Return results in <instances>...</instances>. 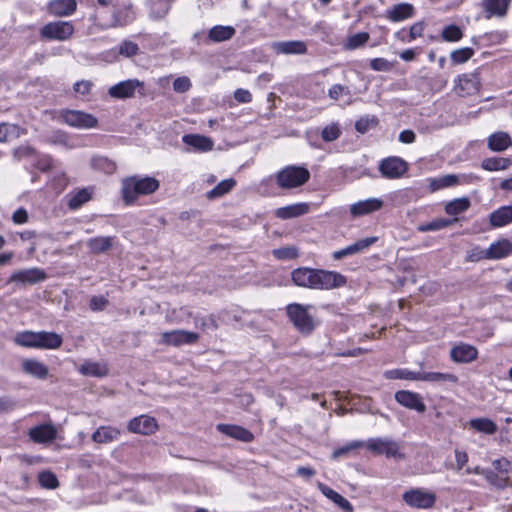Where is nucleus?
<instances>
[{"label":"nucleus","instance_id":"1","mask_svg":"<svg viewBox=\"0 0 512 512\" xmlns=\"http://www.w3.org/2000/svg\"><path fill=\"white\" fill-rule=\"evenodd\" d=\"M159 181L150 176L133 175L122 179L121 193L126 205L133 204L138 197L150 195L159 189Z\"/></svg>","mask_w":512,"mask_h":512},{"label":"nucleus","instance_id":"2","mask_svg":"<svg viewBox=\"0 0 512 512\" xmlns=\"http://www.w3.org/2000/svg\"><path fill=\"white\" fill-rule=\"evenodd\" d=\"M311 305H303L299 303H291L286 307L287 316L293 323L294 327L302 334H310L317 322L310 313Z\"/></svg>","mask_w":512,"mask_h":512},{"label":"nucleus","instance_id":"3","mask_svg":"<svg viewBox=\"0 0 512 512\" xmlns=\"http://www.w3.org/2000/svg\"><path fill=\"white\" fill-rule=\"evenodd\" d=\"M310 172L303 166L289 165L276 174V183L282 189H293L304 185Z\"/></svg>","mask_w":512,"mask_h":512},{"label":"nucleus","instance_id":"4","mask_svg":"<svg viewBox=\"0 0 512 512\" xmlns=\"http://www.w3.org/2000/svg\"><path fill=\"white\" fill-rule=\"evenodd\" d=\"M107 11H101L100 17L104 20L106 27H123L134 20V12L131 3L112 4L110 16L107 17Z\"/></svg>","mask_w":512,"mask_h":512},{"label":"nucleus","instance_id":"5","mask_svg":"<svg viewBox=\"0 0 512 512\" xmlns=\"http://www.w3.org/2000/svg\"><path fill=\"white\" fill-rule=\"evenodd\" d=\"M315 290H331L346 284V277L336 271L317 269L315 274Z\"/></svg>","mask_w":512,"mask_h":512},{"label":"nucleus","instance_id":"6","mask_svg":"<svg viewBox=\"0 0 512 512\" xmlns=\"http://www.w3.org/2000/svg\"><path fill=\"white\" fill-rule=\"evenodd\" d=\"M74 32V27L67 21L49 22L41 29V36L49 40L64 41L69 39Z\"/></svg>","mask_w":512,"mask_h":512},{"label":"nucleus","instance_id":"7","mask_svg":"<svg viewBox=\"0 0 512 512\" xmlns=\"http://www.w3.org/2000/svg\"><path fill=\"white\" fill-rule=\"evenodd\" d=\"M61 117L67 125L78 129L94 128L98 123L92 114L78 110H64Z\"/></svg>","mask_w":512,"mask_h":512},{"label":"nucleus","instance_id":"8","mask_svg":"<svg viewBox=\"0 0 512 512\" xmlns=\"http://www.w3.org/2000/svg\"><path fill=\"white\" fill-rule=\"evenodd\" d=\"M480 79L477 73L458 75L454 80V92L460 97L474 95L479 91Z\"/></svg>","mask_w":512,"mask_h":512},{"label":"nucleus","instance_id":"9","mask_svg":"<svg viewBox=\"0 0 512 512\" xmlns=\"http://www.w3.org/2000/svg\"><path fill=\"white\" fill-rule=\"evenodd\" d=\"M403 500L411 507L429 509L436 502V495L422 489H411L403 494Z\"/></svg>","mask_w":512,"mask_h":512},{"label":"nucleus","instance_id":"10","mask_svg":"<svg viewBox=\"0 0 512 512\" xmlns=\"http://www.w3.org/2000/svg\"><path fill=\"white\" fill-rule=\"evenodd\" d=\"M366 447L375 454H385L396 459L404 458V454L399 452V445L390 439L371 438L366 442Z\"/></svg>","mask_w":512,"mask_h":512},{"label":"nucleus","instance_id":"11","mask_svg":"<svg viewBox=\"0 0 512 512\" xmlns=\"http://www.w3.org/2000/svg\"><path fill=\"white\" fill-rule=\"evenodd\" d=\"M47 278L46 272L38 267L21 269L13 272L8 279V283H17L21 285H33L44 281Z\"/></svg>","mask_w":512,"mask_h":512},{"label":"nucleus","instance_id":"12","mask_svg":"<svg viewBox=\"0 0 512 512\" xmlns=\"http://www.w3.org/2000/svg\"><path fill=\"white\" fill-rule=\"evenodd\" d=\"M407 171V163L399 157H388L379 164V172L384 178L397 179Z\"/></svg>","mask_w":512,"mask_h":512},{"label":"nucleus","instance_id":"13","mask_svg":"<svg viewBox=\"0 0 512 512\" xmlns=\"http://www.w3.org/2000/svg\"><path fill=\"white\" fill-rule=\"evenodd\" d=\"M144 83L138 79H127L121 81L108 89V94L112 98L127 99L132 98L139 88H143Z\"/></svg>","mask_w":512,"mask_h":512},{"label":"nucleus","instance_id":"14","mask_svg":"<svg viewBox=\"0 0 512 512\" xmlns=\"http://www.w3.org/2000/svg\"><path fill=\"white\" fill-rule=\"evenodd\" d=\"M394 398L397 403L407 409L415 410L418 413H424L426 411V405L419 393L409 390H399L395 393Z\"/></svg>","mask_w":512,"mask_h":512},{"label":"nucleus","instance_id":"15","mask_svg":"<svg viewBox=\"0 0 512 512\" xmlns=\"http://www.w3.org/2000/svg\"><path fill=\"white\" fill-rule=\"evenodd\" d=\"M127 429L131 433L151 435L158 429V425L155 418L148 415H140L128 422Z\"/></svg>","mask_w":512,"mask_h":512},{"label":"nucleus","instance_id":"16","mask_svg":"<svg viewBox=\"0 0 512 512\" xmlns=\"http://www.w3.org/2000/svg\"><path fill=\"white\" fill-rule=\"evenodd\" d=\"M198 339L199 334L186 330H173L162 334V343L176 347L196 343Z\"/></svg>","mask_w":512,"mask_h":512},{"label":"nucleus","instance_id":"17","mask_svg":"<svg viewBox=\"0 0 512 512\" xmlns=\"http://www.w3.org/2000/svg\"><path fill=\"white\" fill-rule=\"evenodd\" d=\"M271 48L276 54L283 55H304L308 51L306 43L301 40L276 41Z\"/></svg>","mask_w":512,"mask_h":512},{"label":"nucleus","instance_id":"18","mask_svg":"<svg viewBox=\"0 0 512 512\" xmlns=\"http://www.w3.org/2000/svg\"><path fill=\"white\" fill-rule=\"evenodd\" d=\"M377 241L376 237H367L357 240L356 242L348 245L347 247L334 251L332 257L334 260H340L342 258L352 256L363 252L365 249L370 247Z\"/></svg>","mask_w":512,"mask_h":512},{"label":"nucleus","instance_id":"19","mask_svg":"<svg viewBox=\"0 0 512 512\" xmlns=\"http://www.w3.org/2000/svg\"><path fill=\"white\" fill-rule=\"evenodd\" d=\"M511 0H481V7L485 12V18H503L506 16Z\"/></svg>","mask_w":512,"mask_h":512},{"label":"nucleus","instance_id":"20","mask_svg":"<svg viewBox=\"0 0 512 512\" xmlns=\"http://www.w3.org/2000/svg\"><path fill=\"white\" fill-rule=\"evenodd\" d=\"M216 429L230 438L245 443H250L254 440L253 433L242 426L232 424H218Z\"/></svg>","mask_w":512,"mask_h":512},{"label":"nucleus","instance_id":"21","mask_svg":"<svg viewBox=\"0 0 512 512\" xmlns=\"http://www.w3.org/2000/svg\"><path fill=\"white\" fill-rule=\"evenodd\" d=\"M383 207V201L379 198H368L350 206L353 217H360L378 211Z\"/></svg>","mask_w":512,"mask_h":512},{"label":"nucleus","instance_id":"22","mask_svg":"<svg viewBox=\"0 0 512 512\" xmlns=\"http://www.w3.org/2000/svg\"><path fill=\"white\" fill-rule=\"evenodd\" d=\"M478 356L476 347L461 343L454 346L450 351V357L457 363H469L474 361Z\"/></svg>","mask_w":512,"mask_h":512},{"label":"nucleus","instance_id":"23","mask_svg":"<svg viewBox=\"0 0 512 512\" xmlns=\"http://www.w3.org/2000/svg\"><path fill=\"white\" fill-rule=\"evenodd\" d=\"M316 270L308 267L294 269L291 273L293 283L299 287L314 289Z\"/></svg>","mask_w":512,"mask_h":512},{"label":"nucleus","instance_id":"24","mask_svg":"<svg viewBox=\"0 0 512 512\" xmlns=\"http://www.w3.org/2000/svg\"><path fill=\"white\" fill-rule=\"evenodd\" d=\"M56 434V429L51 424L38 425L29 430V437L37 443L52 442Z\"/></svg>","mask_w":512,"mask_h":512},{"label":"nucleus","instance_id":"25","mask_svg":"<svg viewBox=\"0 0 512 512\" xmlns=\"http://www.w3.org/2000/svg\"><path fill=\"white\" fill-rule=\"evenodd\" d=\"M414 15V6L409 3L393 5L386 11V17L391 22H400L411 18Z\"/></svg>","mask_w":512,"mask_h":512},{"label":"nucleus","instance_id":"26","mask_svg":"<svg viewBox=\"0 0 512 512\" xmlns=\"http://www.w3.org/2000/svg\"><path fill=\"white\" fill-rule=\"evenodd\" d=\"M512 254V242L508 239H502L492 243L486 250L488 259H502Z\"/></svg>","mask_w":512,"mask_h":512},{"label":"nucleus","instance_id":"27","mask_svg":"<svg viewBox=\"0 0 512 512\" xmlns=\"http://www.w3.org/2000/svg\"><path fill=\"white\" fill-rule=\"evenodd\" d=\"M22 370L35 378L46 379L49 374L48 367L36 360V359H25L22 361Z\"/></svg>","mask_w":512,"mask_h":512},{"label":"nucleus","instance_id":"28","mask_svg":"<svg viewBox=\"0 0 512 512\" xmlns=\"http://www.w3.org/2000/svg\"><path fill=\"white\" fill-rule=\"evenodd\" d=\"M120 430L113 426H100L93 434L92 440L95 443L107 444L118 440L120 437Z\"/></svg>","mask_w":512,"mask_h":512},{"label":"nucleus","instance_id":"29","mask_svg":"<svg viewBox=\"0 0 512 512\" xmlns=\"http://www.w3.org/2000/svg\"><path fill=\"white\" fill-rule=\"evenodd\" d=\"M62 342L61 335L55 332H38L37 348L39 349H57L62 345Z\"/></svg>","mask_w":512,"mask_h":512},{"label":"nucleus","instance_id":"30","mask_svg":"<svg viewBox=\"0 0 512 512\" xmlns=\"http://www.w3.org/2000/svg\"><path fill=\"white\" fill-rule=\"evenodd\" d=\"M182 140L188 146L201 152L212 150L214 145L213 141L209 137L198 134L184 135Z\"/></svg>","mask_w":512,"mask_h":512},{"label":"nucleus","instance_id":"31","mask_svg":"<svg viewBox=\"0 0 512 512\" xmlns=\"http://www.w3.org/2000/svg\"><path fill=\"white\" fill-rule=\"evenodd\" d=\"M489 221L493 227H502L512 223V205L502 206L493 211L489 216Z\"/></svg>","mask_w":512,"mask_h":512},{"label":"nucleus","instance_id":"32","mask_svg":"<svg viewBox=\"0 0 512 512\" xmlns=\"http://www.w3.org/2000/svg\"><path fill=\"white\" fill-rule=\"evenodd\" d=\"M318 489L322 492L324 496H326L328 499H330L332 502L338 505L342 510H344L345 512H352L353 507L351 503L338 492L334 491L333 489H331L330 487L321 482L318 483Z\"/></svg>","mask_w":512,"mask_h":512},{"label":"nucleus","instance_id":"33","mask_svg":"<svg viewBox=\"0 0 512 512\" xmlns=\"http://www.w3.org/2000/svg\"><path fill=\"white\" fill-rule=\"evenodd\" d=\"M475 474L483 475L490 485L496 489H504L509 485L508 476L497 474L492 470L476 467Z\"/></svg>","mask_w":512,"mask_h":512},{"label":"nucleus","instance_id":"34","mask_svg":"<svg viewBox=\"0 0 512 512\" xmlns=\"http://www.w3.org/2000/svg\"><path fill=\"white\" fill-rule=\"evenodd\" d=\"M488 147L492 151H504L512 147V139L506 132H496L488 137Z\"/></svg>","mask_w":512,"mask_h":512},{"label":"nucleus","instance_id":"35","mask_svg":"<svg viewBox=\"0 0 512 512\" xmlns=\"http://www.w3.org/2000/svg\"><path fill=\"white\" fill-rule=\"evenodd\" d=\"M77 8L76 0H52L49 3V10L56 16L71 15Z\"/></svg>","mask_w":512,"mask_h":512},{"label":"nucleus","instance_id":"36","mask_svg":"<svg viewBox=\"0 0 512 512\" xmlns=\"http://www.w3.org/2000/svg\"><path fill=\"white\" fill-rule=\"evenodd\" d=\"M309 211L307 203H296L285 207L278 208L276 216L280 219H290L302 216Z\"/></svg>","mask_w":512,"mask_h":512},{"label":"nucleus","instance_id":"37","mask_svg":"<svg viewBox=\"0 0 512 512\" xmlns=\"http://www.w3.org/2000/svg\"><path fill=\"white\" fill-rule=\"evenodd\" d=\"M90 166L93 170L107 175L113 174L117 169V165L112 159L101 155L93 156L90 159Z\"/></svg>","mask_w":512,"mask_h":512},{"label":"nucleus","instance_id":"38","mask_svg":"<svg viewBox=\"0 0 512 512\" xmlns=\"http://www.w3.org/2000/svg\"><path fill=\"white\" fill-rule=\"evenodd\" d=\"M173 0H148L149 16L153 20L162 19L170 10Z\"/></svg>","mask_w":512,"mask_h":512},{"label":"nucleus","instance_id":"39","mask_svg":"<svg viewBox=\"0 0 512 512\" xmlns=\"http://www.w3.org/2000/svg\"><path fill=\"white\" fill-rule=\"evenodd\" d=\"M236 33L233 26L216 25L208 32V39L211 42L219 43L230 40Z\"/></svg>","mask_w":512,"mask_h":512},{"label":"nucleus","instance_id":"40","mask_svg":"<svg viewBox=\"0 0 512 512\" xmlns=\"http://www.w3.org/2000/svg\"><path fill=\"white\" fill-rule=\"evenodd\" d=\"M418 381H426L431 383L443 384L446 382L456 383L457 376L451 373L442 372H419Z\"/></svg>","mask_w":512,"mask_h":512},{"label":"nucleus","instance_id":"41","mask_svg":"<svg viewBox=\"0 0 512 512\" xmlns=\"http://www.w3.org/2000/svg\"><path fill=\"white\" fill-rule=\"evenodd\" d=\"M112 237L98 236L87 240L86 245L94 254L103 253L112 247Z\"/></svg>","mask_w":512,"mask_h":512},{"label":"nucleus","instance_id":"42","mask_svg":"<svg viewBox=\"0 0 512 512\" xmlns=\"http://www.w3.org/2000/svg\"><path fill=\"white\" fill-rule=\"evenodd\" d=\"M470 205H471V203H470L469 198L461 197V198L453 199V200L449 201L448 203H446L444 210L448 215L456 216L458 214H461V213L467 211L469 209Z\"/></svg>","mask_w":512,"mask_h":512},{"label":"nucleus","instance_id":"43","mask_svg":"<svg viewBox=\"0 0 512 512\" xmlns=\"http://www.w3.org/2000/svg\"><path fill=\"white\" fill-rule=\"evenodd\" d=\"M81 374L85 376L103 377L107 375L108 369L105 365L97 362L87 361L79 368Z\"/></svg>","mask_w":512,"mask_h":512},{"label":"nucleus","instance_id":"44","mask_svg":"<svg viewBox=\"0 0 512 512\" xmlns=\"http://www.w3.org/2000/svg\"><path fill=\"white\" fill-rule=\"evenodd\" d=\"M512 164L510 158L504 157H490L482 161V168L487 171H498L507 169Z\"/></svg>","mask_w":512,"mask_h":512},{"label":"nucleus","instance_id":"45","mask_svg":"<svg viewBox=\"0 0 512 512\" xmlns=\"http://www.w3.org/2000/svg\"><path fill=\"white\" fill-rule=\"evenodd\" d=\"M418 375L419 372H414L403 368L391 369L384 372V377L390 380L404 379L418 381Z\"/></svg>","mask_w":512,"mask_h":512},{"label":"nucleus","instance_id":"46","mask_svg":"<svg viewBox=\"0 0 512 512\" xmlns=\"http://www.w3.org/2000/svg\"><path fill=\"white\" fill-rule=\"evenodd\" d=\"M471 428L486 434H493L497 430V425L488 418H475L470 420Z\"/></svg>","mask_w":512,"mask_h":512},{"label":"nucleus","instance_id":"47","mask_svg":"<svg viewBox=\"0 0 512 512\" xmlns=\"http://www.w3.org/2000/svg\"><path fill=\"white\" fill-rule=\"evenodd\" d=\"M235 184L236 181L233 178L222 180L207 193V198L214 199L221 197L231 191Z\"/></svg>","mask_w":512,"mask_h":512},{"label":"nucleus","instance_id":"48","mask_svg":"<svg viewBox=\"0 0 512 512\" xmlns=\"http://www.w3.org/2000/svg\"><path fill=\"white\" fill-rule=\"evenodd\" d=\"M38 332L24 331L15 336V343L19 346L37 348Z\"/></svg>","mask_w":512,"mask_h":512},{"label":"nucleus","instance_id":"49","mask_svg":"<svg viewBox=\"0 0 512 512\" xmlns=\"http://www.w3.org/2000/svg\"><path fill=\"white\" fill-rule=\"evenodd\" d=\"M370 39V35L367 32H360L349 36L345 43L344 48L346 50H355L364 46Z\"/></svg>","mask_w":512,"mask_h":512},{"label":"nucleus","instance_id":"50","mask_svg":"<svg viewBox=\"0 0 512 512\" xmlns=\"http://www.w3.org/2000/svg\"><path fill=\"white\" fill-rule=\"evenodd\" d=\"M456 221H457L456 218L455 219L439 218V219L432 220V221H430L428 223L421 224L418 227V230L420 232L438 231V230H441L443 228H446V227L452 225Z\"/></svg>","mask_w":512,"mask_h":512},{"label":"nucleus","instance_id":"51","mask_svg":"<svg viewBox=\"0 0 512 512\" xmlns=\"http://www.w3.org/2000/svg\"><path fill=\"white\" fill-rule=\"evenodd\" d=\"M474 55V50L470 47H464L453 50L450 54V59L454 65H459L467 62Z\"/></svg>","mask_w":512,"mask_h":512},{"label":"nucleus","instance_id":"52","mask_svg":"<svg viewBox=\"0 0 512 512\" xmlns=\"http://www.w3.org/2000/svg\"><path fill=\"white\" fill-rule=\"evenodd\" d=\"M458 183V177L456 175H445L436 179H432L430 186L433 191L439 190L446 187L454 186Z\"/></svg>","mask_w":512,"mask_h":512},{"label":"nucleus","instance_id":"53","mask_svg":"<svg viewBox=\"0 0 512 512\" xmlns=\"http://www.w3.org/2000/svg\"><path fill=\"white\" fill-rule=\"evenodd\" d=\"M91 198V193L88 189H81L77 193L71 196L68 202V206L70 209H78L80 208L84 203L89 201Z\"/></svg>","mask_w":512,"mask_h":512},{"label":"nucleus","instance_id":"54","mask_svg":"<svg viewBox=\"0 0 512 512\" xmlns=\"http://www.w3.org/2000/svg\"><path fill=\"white\" fill-rule=\"evenodd\" d=\"M38 481L43 488L56 489L59 486V481L56 475L51 471H42L38 475Z\"/></svg>","mask_w":512,"mask_h":512},{"label":"nucleus","instance_id":"55","mask_svg":"<svg viewBox=\"0 0 512 512\" xmlns=\"http://www.w3.org/2000/svg\"><path fill=\"white\" fill-rule=\"evenodd\" d=\"M13 158L17 161L23 159L33 160L37 156V151L30 145H21L13 150Z\"/></svg>","mask_w":512,"mask_h":512},{"label":"nucleus","instance_id":"56","mask_svg":"<svg viewBox=\"0 0 512 512\" xmlns=\"http://www.w3.org/2000/svg\"><path fill=\"white\" fill-rule=\"evenodd\" d=\"M341 135V128L338 123H331L325 126L321 131V138L325 142L337 140Z\"/></svg>","mask_w":512,"mask_h":512},{"label":"nucleus","instance_id":"57","mask_svg":"<svg viewBox=\"0 0 512 512\" xmlns=\"http://www.w3.org/2000/svg\"><path fill=\"white\" fill-rule=\"evenodd\" d=\"M139 51L138 44L131 40H124L118 47V53L127 58L137 55Z\"/></svg>","mask_w":512,"mask_h":512},{"label":"nucleus","instance_id":"58","mask_svg":"<svg viewBox=\"0 0 512 512\" xmlns=\"http://www.w3.org/2000/svg\"><path fill=\"white\" fill-rule=\"evenodd\" d=\"M441 36L447 42H456L463 37V33L458 26L448 25L444 27Z\"/></svg>","mask_w":512,"mask_h":512},{"label":"nucleus","instance_id":"59","mask_svg":"<svg viewBox=\"0 0 512 512\" xmlns=\"http://www.w3.org/2000/svg\"><path fill=\"white\" fill-rule=\"evenodd\" d=\"M364 445V442L362 441H352L338 449H335L332 453V458L333 459H339L341 457H344L346 456L348 453H350L351 451L357 449V448H360Z\"/></svg>","mask_w":512,"mask_h":512},{"label":"nucleus","instance_id":"60","mask_svg":"<svg viewBox=\"0 0 512 512\" xmlns=\"http://www.w3.org/2000/svg\"><path fill=\"white\" fill-rule=\"evenodd\" d=\"M370 68L378 72H388L394 68V64L385 58H374L370 61Z\"/></svg>","mask_w":512,"mask_h":512},{"label":"nucleus","instance_id":"61","mask_svg":"<svg viewBox=\"0 0 512 512\" xmlns=\"http://www.w3.org/2000/svg\"><path fill=\"white\" fill-rule=\"evenodd\" d=\"M273 255L279 260L294 259L298 256V250L295 247H282L273 250Z\"/></svg>","mask_w":512,"mask_h":512},{"label":"nucleus","instance_id":"62","mask_svg":"<svg viewBox=\"0 0 512 512\" xmlns=\"http://www.w3.org/2000/svg\"><path fill=\"white\" fill-rule=\"evenodd\" d=\"M377 125V120L375 118L362 117L358 119L355 123V129L359 133H366L370 128Z\"/></svg>","mask_w":512,"mask_h":512},{"label":"nucleus","instance_id":"63","mask_svg":"<svg viewBox=\"0 0 512 512\" xmlns=\"http://www.w3.org/2000/svg\"><path fill=\"white\" fill-rule=\"evenodd\" d=\"M492 465L494 469L497 470L503 476H507V474L511 471L512 467L511 462L506 458L493 460Z\"/></svg>","mask_w":512,"mask_h":512},{"label":"nucleus","instance_id":"64","mask_svg":"<svg viewBox=\"0 0 512 512\" xmlns=\"http://www.w3.org/2000/svg\"><path fill=\"white\" fill-rule=\"evenodd\" d=\"M33 160H35L34 166L42 172H46L52 167V159L47 155L37 153Z\"/></svg>","mask_w":512,"mask_h":512}]
</instances>
